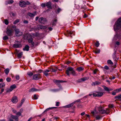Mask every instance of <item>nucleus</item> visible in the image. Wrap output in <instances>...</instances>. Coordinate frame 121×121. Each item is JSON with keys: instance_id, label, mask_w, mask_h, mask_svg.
Instances as JSON below:
<instances>
[{"instance_id": "obj_1", "label": "nucleus", "mask_w": 121, "mask_h": 121, "mask_svg": "<svg viewBox=\"0 0 121 121\" xmlns=\"http://www.w3.org/2000/svg\"><path fill=\"white\" fill-rule=\"evenodd\" d=\"M114 30L117 31L121 29V17L119 18L115 22L114 26Z\"/></svg>"}, {"instance_id": "obj_2", "label": "nucleus", "mask_w": 121, "mask_h": 121, "mask_svg": "<svg viewBox=\"0 0 121 121\" xmlns=\"http://www.w3.org/2000/svg\"><path fill=\"white\" fill-rule=\"evenodd\" d=\"M69 71L71 72L73 76H75L77 75L75 71L73 70V69L71 67H69L66 70V73L68 76L70 75Z\"/></svg>"}, {"instance_id": "obj_3", "label": "nucleus", "mask_w": 121, "mask_h": 121, "mask_svg": "<svg viewBox=\"0 0 121 121\" xmlns=\"http://www.w3.org/2000/svg\"><path fill=\"white\" fill-rule=\"evenodd\" d=\"M95 109H97L99 111V114H104L106 113L105 110H103L102 107L101 106H96Z\"/></svg>"}, {"instance_id": "obj_4", "label": "nucleus", "mask_w": 121, "mask_h": 121, "mask_svg": "<svg viewBox=\"0 0 121 121\" xmlns=\"http://www.w3.org/2000/svg\"><path fill=\"white\" fill-rule=\"evenodd\" d=\"M103 95L102 92H96L93 93L92 95L93 96L98 97H100Z\"/></svg>"}, {"instance_id": "obj_5", "label": "nucleus", "mask_w": 121, "mask_h": 121, "mask_svg": "<svg viewBox=\"0 0 121 121\" xmlns=\"http://www.w3.org/2000/svg\"><path fill=\"white\" fill-rule=\"evenodd\" d=\"M46 22V19L45 18L41 17L39 19V22L41 24H44Z\"/></svg>"}, {"instance_id": "obj_6", "label": "nucleus", "mask_w": 121, "mask_h": 121, "mask_svg": "<svg viewBox=\"0 0 121 121\" xmlns=\"http://www.w3.org/2000/svg\"><path fill=\"white\" fill-rule=\"evenodd\" d=\"M41 78V75L39 74H37L33 75V79L34 80H37Z\"/></svg>"}, {"instance_id": "obj_7", "label": "nucleus", "mask_w": 121, "mask_h": 121, "mask_svg": "<svg viewBox=\"0 0 121 121\" xmlns=\"http://www.w3.org/2000/svg\"><path fill=\"white\" fill-rule=\"evenodd\" d=\"M16 35L18 36L21 35H22V33L20 32V30L18 29H16L14 30Z\"/></svg>"}, {"instance_id": "obj_8", "label": "nucleus", "mask_w": 121, "mask_h": 121, "mask_svg": "<svg viewBox=\"0 0 121 121\" xmlns=\"http://www.w3.org/2000/svg\"><path fill=\"white\" fill-rule=\"evenodd\" d=\"M19 5L22 7H24L26 6V2L23 1H21L19 2Z\"/></svg>"}, {"instance_id": "obj_9", "label": "nucleus", "mask_w": 121, "mask_h": 121, "mask_svg": "<svg viewBox=\"0 0 121 121\" xmlns=\"http://www.w3.org/2000/svg\"><path fill=\"white\" fill-rule=\"evenodd\" d=\"M11 101L13 103H16L18 101L17 97L16 96H14L12 98Z\"/></svg>"}, {"instance_id": "obj_10", "label": "nucleus", "mask_w": 121, "mask_h": 121, "mask_svg": "<svg viewBox=\"0 0 121 121\" xmlns=\"http://www.w3.org/2000/svg\"><path fill=\"white\" fill-rule=\"evenodd\" d=\"M11 117L13 119H14L16 121H18V117L17 116L11 115Z\"/></svg>"}, {"instance_id": "obj_11", "label": "nucleus", "mask_w": 121, "mask_h": 121, "mask_svg": "<svg viewBox=\"0 0 121 121\" xmlns=\"http://www.w3.org/2000/svg\"><path fill=\"white\" fill-rule=\"evenodd\" d=\"M6 33L8 35L10 36L12 34V31L11 30L8 29L7 30Z\"/></svg>"}, {"instance_id": "obj_12", "label": "nucleus", "mask_w": 121, "mask_h": 121, "mask_svg": "<svg viewBox=\"0 0 121 121\" xmlns=\"http://www.w3.org/2000/svg\"><path fill=\"white\" fill-rule=\"evenodd\" d=\"M104 88L105 90L107 91H112L113 90V89L112 88H108V87L105 86L104 87Z\"/></svg>"}, {"instance_id": "obj_13", "label": "nucleus", "mask_w": 121, "mask_h": 121, "mask_svg": "<svg viewBox=\"0 0 121 121\" xmlns=\"http://www.w3.org/2000/svg\"><path fill=\"white\" fill-rule=\"evenodd\" d=\"M50 71V70L48 69H46L44 70L43 72V73L46 76H47L48 75V72H49Z\"/></svg>"}, {"instance_id": "obj_14", "label": "nucleus", "mask_w": 121, "mask_h": 121, "mask_svg": "<svg viewBox=\"0 0 121 121\" xmlns=\"http://www.w3.org/2000/svg\"><path fill=\"white\" fill-rule=\"evenodd\" d=\"M46 6L48 8H51L52 7V4L50 2H48L47 3Z\"/></svg>"}, {"instance_id": "obj_15", "label": "nucleus", "mask_w": 121, "mask_h": 121, "mask_svg": "<svg viewBox=\"0 0 121 121\" xmlns=\"http://www.w3.org/2000/svg\"><path fill=\"white\" fill-rule=\"evenodd\" d=\"M33 39L32 38H30L28 40V41L29 43H31L33 46L34 45V43L33 42Z\"/></svg>"}, {"instance_id": "obj_16", "label": "nucleus", "mask_w": 121, "mask_h": 121, "mask_svg": "<svg viewBox=\"0 0 121 121\" xmlns=\"http://www.w3.org/2000/svg\"><path fill=\"white\" fill-rule=\"evenodd\" d=\"M115 98L117 99V100H121V94L115 96Z\"/></svg>"}, {"instance_id": "obj_17", "label": "nucleus", "mask_w": 121, "mask_h": 121, "mask_svg": "<svg viewBox=\"0 0 121 121\" xmlns=\"http://www.w3.org/2000/svg\"><path fill=\"white\" fill-rule=\"evenodd\" d=\"M38 91H39L38 90L35 89V88H33L30 89L29 90V91L30 92H33Z\"/></svg>"}, {"instance_id": "obj_18", "label": "nucleus", "mask_w": 121, "mask_h": 121, "mask_svg": "<svg viewBox=\"0 0 121 121\" xmlns=\"http://www.w3.org/2000/svg\"><path fill=\"white\" fill-rule=\"evenodd\" d=\"M35 14L32 13H28L27 15L28 16H29L31 17H34L36 15V12L35 11Z\"/></svg>"}, {"instance_id": "obj_19", "label": "nucleus", "mask_w": 121, "mask_h": 121, "mask_svg": "<svg viewBox=\"0 0 121 121\" xmlns=\"http://www.w3.org/2000/svg\"><path fill=\"white\" fill-rule=\"evenodd\" d=\"M59 81V80H54V82L57 85H59L60 84Z\"/></svg>"}, {"instance_id": "obj_20", "label": "nucleus", "mask_w": 121, "mask_h": 121, "mask_svg": "<svg viewBox=\"0 0 121 121\" xmlns=\"http://www.w3.org/2000/svg\"><path fill=\"white\" fill-rule=\"evenodd\" d=\"M29 47L28 45H26L23 48V50L24 51H28L29 50Z\"/></svg>"}, {"instance_id": "obj_21", "label": "nucleus", "mask_w": 121, "mask_h": 121, "mask_svg": "<svg viewBox=\"0 0 121 121\" xmlns=\"http://www.w3.org/2000/svg\"><path fill=\"white\" fill-rule=\"evenodd\" d=\"M20 45L19 44H14L13 46V47L15 48H19L20 47Z\"/></svg>"}, {"instance_id": "obj_22", "label": "nucleus", "mask_w": 121, "mask_h": 121, "mask_svg": "<svg viewBox=\"0 0 121 121\" xmlns=\"http://www.w3.org/2000/svg\"><path fill=\"white\" fill-rule=\"evenodd\" d=\"M57 70V68H52L50 69V71L52 72H54L56 71Z\"/></svg>"}, {"instance_id": "obj_23", "label": "nucleus", "mask_w": 121, "mask_h": 121, "mask_svg": "<svg viewBox=\"0 0 121 121\" xmlns=\"http://www.w3.org/2000/svg\"><path fill=\"white\" fill-rule=\"evenodd\" d=\"M56 21L57 20L56 19H55L54 20L52 21V26H55L56 25Z\"/></svg>"}, {"instance_id": "obj_24", "label": "nucleus", "mask_w": 121, "mask_h": 121, "mask_svg": "<svg viewBox=\"0 0 121 121\" xmlns=\"http://www.w3.org/2000/svg\"><path fill=\"white\" fill-rule=\"evenodd\" d=\"M5 85L3 83H2L0 84V88H2L4 87Z\"/></svg>"}, {"instance_id": "obj_25", "label": "nucleus", "mask_w": 121, "mask_h": 121, "mask_svg": "<svg viewBox=\"0 0 121 121\" xmlns=\"http://www.w3.org/2000/svg\"><path fill=\"white\" fill-rule=\"evenodd\" d=\"M13 0H8L6 2V4H11L13 3Z\"/></svg>"}, {"instance_id": "obj_26", "label": "nucleus", "mask_w": 121, "mask_h": 121, "mask_svg": "<svg viewBox=\"0 0 121 121\" xmlns=\"http://www.w3.org/2000/svg\"><path fill=\"white\" fill-rule=\"evenodd\" d=\"M84 68L82 67H78L77 68V70L78 71H82L83 70Z\"/></svg>"}, {"instance_id": "obj_27", "label": "nucleus", "mask_w": 121, "mask_h": 121, "mask_svg": "<svg viewBox=\"0 0 121 121\" xmlns=\"http://www.w3.org/2000/svg\"><path fill=\"white\" fill-rule=\"evenodd\" d=\"M89 78L88 77H85L82 78V79L83 82L88 80Z\"/></svg>"}, {"instance_id": "obj_28", "label": "nucleus", "mask_w": 121, "mask_h": 121, "mask_svg": "<svg viewBox=\"0 0 121 121\" xmlns=\"http://www.w3.org/2000/svg\"><path fill=\"white\" fill-rule=\"evenodd\" d=\"M107 63L108 64L110 65H112L113 64V63L111 60H108L107 61Z\"/></svg>"}, {"instance_id": "obj_29", "label": "nucleus", "mask_w": 121, "mask_h": 121, "mask_svg": "<svg viewBox=\"0 0 121 121\" xmlns=\"http://www.w3.org/2000/svg\"><path fill=\"white\" fill-rule=\"evenodd\" d=\"M9 68H7L5 69L4 71L6 74L7 75L9 73Z\"/></svg>"}, {"instance_id": "obj_30", "label": "nucleus", "mask_w": 121, "mask_h": 121, "mask_svg": "<svg viewBox=\"0 0 121 121\" xmlns=\"http://www.w3.org/2000/svg\"><path fill=\"white\" fill-rule=\"evenodd\" d=\"M74 103H71V104H69L68 105H66V107L67 108H69L70 107H71L72 106L73 104H74Z\"/></svg>"}, {"instance_id": "obj_31", "label": "nucleus", "mask_w": 121, "mask_h": 121, "mask_svg": "<svg viewBox=\"0 0 121 121\" xmlns=\"http://www.w3.org/2000/svg\"><path fill=\"white\" fill-rule=\"evenodd\" d=\"M100 49H97L94 51V52L96 54L99 53H100Z\"/></svg>"}, {"instance_id": "obj_32", "label": "nucleus", "mask_w": 121, "mask_h": 121, "mask_svg": "<svg viewBox=\"0 0 121 121\" xmlns=\"http://www.w3.org/2000/svg\"><path fill=\"white\" fill-rule=\"evenodd\" d=\"M102 118L101 116L99 115H97L96 117V118L97 120H99Z\"/></svg>"}, {"instance_id": "obj_33", "label": "nucleus", "mask_w": 121, "mask_h": 121, "mask_svg": "<svg viewBox=\"0 0 121 121\" xmlns=\"http://www.w3.org/2000/svg\"><path fill=\"white\" fill-rule=\"evenodd\" d=\"M105 111L106 112L105 113H106V114H108L110 112L109 109L108 108H106V110H105Z\"/></svg>"}, {"instance_id": "obj_34", "label": "nucleus", "mask_w": 121, "mask_h": 121, "mask_svg": "<svg viewBox=\"0 0 121 121\" xmlns=\"http://www.w3.org/2000/svg\"><path fill=\"white\" fill-rule=\"evenodd\" d=\"M16 86L15 85H14L10 86V88L13 90L14 89L16 88Z\"/></svg>"}, {"instance_id": "obj_35", "label": "nucleus", "mask_w": 121, "mask_h": 121, "mask_svg": "<svg viewBox=\"0 0 121 121\" xmlns=\"http://www.w3.org/2000/svg\"><path fill=\"white\" fill-rule=\"evenodd\" d=\"M93 83H94V85H98L100 84V83L97 81H96L93 82Z\"/></svg>"}, {"instance_id": "obj_36", "label": "nucleus", "mask_w": 121, "mask_h": 121, "mask_svg": "<svg viewBox=\"0 0 121 121\" xmlns=\"http://www.w3.org/2000/svg\"><path fill=\"white\" fill-rule=\"evenodd\" d=\"M19 21H20V20L19 19H17L16 20H15L14 22L13 23L14 24H15L19 22Z\"/></svg>"}, {"instance_id": "obj_37", "label": "nucleus", "mask_w": 121, "mask_h": 121, "mask_svg": "<svg viewBox=\"0 0 121 121\" xmlns=\"http://www.w3.org/2000/svg\"><path fill=\"white\" fill-rule=\"evenodd\" d=\"M38 95H34L33 98L35 99H38Z\"/></svg>"}, {"instance_id": "obj_38", "label": "nucleus", "mask_w": 121, "mask_h": 121, "mask_svg": "<svg viewBox=\"0 0 121 121\" xmlns=\"http://www.w3.org/2000/svg\"><path fill=\"white\" fill-rule=\"evenodd\" d=\"M46 27L45 26H43L40 25V28L41 29H44L46 28Z\"/></svg>"}, {"instance_id": "obj_39", "label": "nucleus", "mask_w": 121, "mask_h": 121, "mask_svg": "<svg viewBox=\"0 0 121 121\" xmlns=\"http://www.w3.org/2000/svg\"><path fill=\"white\" fill-rule=\"evenodd\" d=\"M27 74L29 76H32L33 75V73L31 72H28L27 73Z\"/></svg>"}, {"instance_id": "obj_40", "label": "nucleus", "mask_w": 121, "mask_h": 121, "mask_svg": "<svg viewBox=\"0 0 121 121\" xmlns=\"http://www.w3.org/2000/svg\"><path fill=\"white\" fill-rule=\"evenodd\" d=\"M95 45L96 47H98L99 46V43L97 41L95 44Z\"/></svg>"}, {"instance_id": "obj_41", "label": "nucleus", "mask_w": 121, "mask_h": 121, "mask_svg": "<svg viewBox=\"0 0 121 121\" xmlns=\"http://www.w3.org/2000/svg\"><path fill=\"white\" fill-rule=\"evenodd\" d=\"M21 112H17L16 114V115L18 116H19L21 115Z\"/></svg>"}, {"instance_id": "obj_42", "label": "nucleus", "mask_w": 121, "mask_h": 121, "mask_svg": "<svg viewBox=\"0 0 121 121\" xmlns=\"http://www.w3.org/2000/svg\"><path fill=\"white\" fill-rule=\"evenodd\" d=\"M4 22L5 24L6 25H7L9 23V22L8 21L7 19H5L4 20Z\"/></svg>"}, {"instance_id": "obj_43", "label": "nucleus", "mask_w": 121, "mask_h": 121, "mask_svg": "<svg viewBox=\"0 0 121 121\" xmlns=\"http://www.w3.org/2000/svg\"><path fill=\"white\" fill-rule=\"evenodd\" d=\"M8 39V37L6 36H5L3 37V39L4 40H6Z\"/></svg>"}, {"instance_id": "obj_44", "label": "nucleus", "mask_w": 121, "mask_h": 121, "mask_svg": "<svg viewBox=\"0 0 121 121\" xmlns=\"http://www.w3.org/2000/svg\"><path fill=\"white\" fill-rule=\"evenodd\" d=\"M117 92H116V91H115V90H114V91L112 92V94L113 95H115L116 94V93Z\"/></svg>"}, {"instance_id": "obj_45", "label": "nucleus", "mask_w": 121, "mask_h": 121, "mask_svg": "<svg viewBox=\"0 0 121 121\" xmlns=\"http://www.w3.org/2000/svg\"><path fill=\"white\" fill-rule=\"evenodd\" d=\"M52 109L51 107L48 108L47 109L44 111V112H47V111H49V110L50 109Z\"/></svg>"}, {"instance_id": "obj_46", "label": "nucleus", "mask_w": 121, "mask_h": 121, "mask_svg": "<svg viewBox=\"0 0 121 121\" xmlns=\"http://www.w3.org/2000/svg\"><path fill=\"white\" fill-rule=\"evenodd\" d=\"M108 106L109 108H112L114 107V105L112 104H110L108 105Z\"/></svg>"}, {"instance_id": "obj_47", "label": "nucleus", "mask_w": 121, "mask_h": 121, "mask_svg": "<svg viewBox=\"0 0 121 121\" xmlns=\"http://www.w3.org/2000/svg\"><path fill=\"white\" fill-rule=\"evenodd\" d=\"M116 92H119L121 91V88L115 90Z\"/></svg>"}, {"instance_id": "obj_48", "label": "nucleus", "mask_w": 121, "mask_h": 121, "mask_svg": "<svg viewBox=\"0 0 121 121\" xmlns=\"http://www.w3.org/2000/svg\"><path fill=\"white\" fill-rule=\"evenodd\" d=\"M22 55V52H21L20 53H19L18 54V57H21V56Z\"/></svg>"}, {"instance_id": "obj_49", "label": "nucleus", "mask_w": 121, "mask_h": 121, "mask_svg": "<svg viewBox=\"0 0 121 121\" xmlns=\"http://www.w3.org/2000/svg\"><path fill=\"white\" fill-rule=\"evenodd\" d=\"M12 89L10 88V89H8L6 91V92H9L11 91H12Z\"/></svg>"}, {"instance_id": "obj_50", "label": "nucleus", "mask_w": 121, "mask_h": 121, "mask_svg": "<svg viewBox=\"0 0 121 121\" xmlns=\"http://www.w3.org/2000/svg\"><path fill=\"white\" fill-rule=\"evenodd\" d=\"M77 82H82V78L78 79L77 80Z\"/></svg>"}, {"instance_id": "obj_51", "label": "nucleus", "mask_w": 121, "mask_h": 121, "mask_svg": "<svg viewBox=\"0 0 121 121\" xmlns=\"http://www.w3.org/2000/svg\"><path fill=\"white\" fill-rule=\"evenodd\" d=\"M11 80V78H8L6 79V81L8 82H9Z\"/></svg>"}, {"instance_id": "obj_52", "label": "nucleus", "mask_w": 121, "mask_h": 121, "mask_svg": "<svg viewBox=\"0 0 121 121\" xmlns=\"http://www.w3.org/2000/svg\"><path fill=\"white\" fill-rule=\"evenodd\" d=\"M61 11V9L60 8H58L57 10V12L58 13Z\"/></svg>"}, {"instance_id": "obj_53", "label": "nucleus", "mask_w": 121, "mask_h": 121, "mask_svg": "<svg viewBox=\"0 0 121 121\" xmlns=\"http://www.w3.org/2000/svg\"><path fill=\"white\" fill-rule=\"evenodd\" d=\"M98 71L97 69H95L93 71V73L94 74H96V72Z\"/></svg>"}, {"instance_id": "obj_54", "label": "nucleus", "mask_w": 121, "mask_h": 121, "mask_svg": "<svg viewBox=\"0 0 121 121\" xmlns=\"http://www.w3.org/2000/svg\"><path fill=\"white\" fill-rule=\"evenodd\" d=\"M113 59L115 61H117L118 59V58H117L116 56H113Z\"/></svg>"}, {"instance_id": "obj_55", "label": "nucleus", "mask_w": 121, "mask_h": 121, "mask_svg": "<svg viewBox=\"0 0 121 121\" xmlns=\"http://www.w3.org/2000/svg\"><path fill=\"white\" fill-rule=\"evenodd\" d=\"M12 109L13 112L15 113L16 114V113L17 112V111L16 110L13 108Z\"/></svg>"}, {"instance_id": "obj_56", "label": "nucleus", "mask_w": 121, "mask_h": 121, "mask_svg": "<svg viewBox=\"0 0 121 121\" xmlns=\"http://www.w3.org/2000/svg\"><path fill=\"white\" fill-rule=\"evenodd\" d=\"M16 79L17 80H19V79L20 77L18 75H16Z\"/></svg>"}, {"instance_id": "obj_57", "label": "nucleus", "mask_w": 121, "mask_h": 121, "mask_svg": "<svg viewBox=\"0 0 121 121\" xmlns=\"http://www.w3.org/2000/svg\"><path fill=\"white\" fill-rule=\"evenodd\" d=\"M28 22V21L27 20H24L23 21V23H24L27 24Z\"/></svg>"}, {"instance_id": "obj_58", "label": "nucleus", "mask_w": 121, "mask_h": 121, "mask_svg": "<svg viewBox=\"0 0 121 121\" xmlns=\"http://www.w3.org/2000/svg\"><path fill=\"white\" fill-rule=\"evenodd\" d=\"M30 4V3L28 1H27L26 2V5H29Z\"/></svg>"}, {"instance_id": "obj_59", "label": "nucleus", "mask_w": 121, "mask_h": 121, "mask_svg": "<svg viewBox=\"0 0 121 121\" xmlns=\"http://www.w3.org/2000/svg\"><path fill=\"white\" fill-rule=\"evenodd\" d=\"M104 69L106 70H108L109 69V67L108 66L106 65L104 66Z\"/></svg>"}, {"instance_id": "obj_60", "label": "nucleus", "mask_w": 121, "mask_h": 121, "mask_svg": "<svg viewBox=\"0 0 121 121\" xmlns=\"http://www.w3.org/2000/svg\"><path fill=\"white\" fill-rule=\"evenodd\" d=\"M41 6L42 7H44L46 6V5L45 4L43 3L41 4Z\"/></svg>"}, {"instance_id": "obj_61", "label": "nucleus", "mask_w": 121, "mask_h": 121, "mask_svg": "<svg viewBox=\"0 0 121 121\" xmlns=\"http://www.w3.org/2000/svg\"><path fill=\"white\" fill-rule=\"evenodd\" d=\"M59 102H57L56 103V106H58L59 105Z\"/></svg>"}, {"instance_id": "obj_62", "label": "nucleus", "mask_w": 121, "mask_h": 121, "mask_svg": "<svg viewBox=\"0 0 121 121\" xmlns=\"http://www.w3.org/2000/svg\"><path fill=\"white\" fill-rule=\"evenodd\" d=\"M25 100V99H22V101H22V102H21L22 104L24 102Z\"/></svg>"}, {"instance_id": "obj_63", "label": "nucleus", "mask_w": 121, "mask_h": 121, "mask_svg": "<svg viewBox=\"0 0 121 121\" xmlns=\"http://www.w3.org/2000/svg\"><path fill=\"white\" fill-rule=\"evenodd\" d=\"M85 112H83L81 113V116H82L85 115Z\"/></svg>"}, {"instance_id": "obj_64", "label": "nucleus", "mask_w": 121, "mask_h": 121, "mask_svg": "<svg viewBox=\"0 0 121 121\" xmlns=\"http://www.w3.org/2000/svg\"><path fill=\"white\" fill-rule=\"evenodd\" d=\"M116 44L117 45H118L120 44V43L118 41L116 43Z\"/></svg>"}]
</instances>
